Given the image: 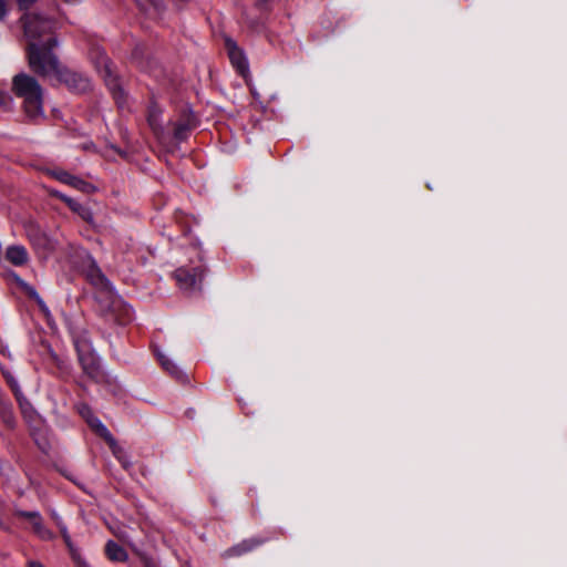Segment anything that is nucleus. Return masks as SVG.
<instances>
[{
    "mask_svg": "<svg viewBox=\"0 0 567 567\" xmlns=\"http://www.w3.org/2000/svg\"><path fill=\"white\" fill-rule=\"evenodd\" d=\"M157 359L162 367L172 375L179 378L181 371L178 367L163 352H157Z\"/></svg>",
    "mask_w": 567,
    "mask_h": 567,
    "instance_id": "nucleus-16",
    "label": "nucleus"
},
{
    "mask_svg": "<svg viewBox=\"0 0 567 567\" xmlns=\"http://www.w3.org/2000/svg\"><path fill=\"white\" fill-rule=\"evenodd\" d=\"M89 278L90 280L95 285V286H100V287H106L107 286V280L106 278L104 277V275L101 272L100 269L97 268H94L90 271L89 274Z\"/></svg>",
    "mask_w": 567,
    "mask_h": 567,
    "instance_id": "nucleus-20",
    "label": "nucleus"
},
{
    "mask_svg": "<svg viewBox=\"0 0 567 567\" xmlns=\"http://www.w3.org/2000/svg\"><path fill=\"white\" fill-rule=\"evenodd\" d=\"M185 133H186L185 125L179 124L175 127L174 135L176 138L183 140L185 137Z\"/></svg>",
    "mask_w": 567,
    "mask_h": 567,
    "instance_id": "nucleus-27",
    "label": "nucleus"
},
{
    "mask_svg": "<svg viewBox=\"0 0 567 567\" xmlns=\"http://www.w3.org/2000/svg\"><path fill=\"white\" fill-rule=\"evenodd\" d=\"M157 359L162 367L172 375L179 378L181 371L178 367L163 352H157Z\"/></svg>",
    "mask_w": 567,
    "mask_h": 567,
    "instance_id": "nucleus-17",
    "label": "nucleus"
},
{
    "mask_svg": "<svg viewBox=\"0 0 567 567\" xmlns=\"http://www.w3.org/2000/svg\"><path fill=\"white\" fill-rule=\"evenodd\" d=\"M63 539H64V542H65L66 546H68V547H69V549H70V553H71V555H72V558H73L74 560H75V559H78V558L80 557V555L78 554V551H76V550H75V548L73 547V544H72V542H71V537H70V535H64V538H63Z\"/></svg>",
    "mask_w": 567,
    "mask_h": 567,
    "instance_id": "nucleus-25",
    "label": "nucleus"
},
{
    "mask_svg": "<svg viewBox=\"0 0 567 567\" xmlns=\"http://www.w3.org/2000/svg\"><path fill=\"white\" fill-rule=\"evenodd\" d=\"M55 79L64 83L69 90L76 93L85 92L90 89L91 84L90 80L84 75L65 68L61 69V72L56 74Z\"/></svg>",
    "mask_w": 567,
    "mask_h": 567,
    "instance_id": "nucleus-6",
    "label": "nucleus"
},
{
    "mask_svg": "<svg viewBox=\"0 0 567 567\" xmlns=\"http://www.w3.org/2000/svg\"><path fill=\"white\" fill-rule=\"evenodd\" d=\"M20 21L29 43L28 48L32 47V44L40 45V39L56 28L55 21L39 13H27Z\"/></svg>",
    "mask_w": 567,
    "mask_h": 567,
    "instance_id": "nucleus-3",
    "label": "nucleus"
},
{
    "mask_svg": "<svg viewBox=\"0 0 567 567\" xmlns=\"http://www.w3.org/2000/svg\"><path fill=\"white\" fill-rule=\"evenodd\" d=\"M58 45L55 38H49L40 45L28 48V60L31 70L42 76L55 78L63 68L52 49Z\"/></svg>",
    "mask_w": 567,
    "mask_h": 567,
    "instance_id": "nucleus-2",
    "label": "nucleus"
},
{
    "mask_svg": "<svg viewBox=\"0 0 567 567\" xmlns=\"http://www.w3.org/2000/svg\"><path fill=\"white\" fill-rule=\"evenodd\" d=\"M50 175L53 178H55L56 181H59L63 184L70 185L71 187H73L78 190L90 193L93 189V186L90 183L85 182L84 179H82L78 176L70 174L66 171L54 169V171L50 172Z\"/></svg>",
    "mask_w": 567,
    "mask_h": 567,
    "instance_id": "nucleus-8",
    "label": "nucleus"
},
{
    "mask_svg": "<svg viewBox=\"0 0 567 567\" xmlns=\"http://www.w3.org/2000/svg\"><path fill=\"white\" fill-rule=\"evenodd\" d=\"M22 287L24 288V291L28 293V296L31 297L32 299L37 300L40 298V296L37 292L34 287H32L25 282H22Z\"/></svg>",
    "mask_w": 567,
    "mask_h": 567,
    "instance_id": "nucleus-24",
    "label": "nucleus"
},
{
    "mask_svg": "<svg viewBox=\"0 0 567 567\" xmlns=\"http://www.w3.org/2000/svg\"><path fill=\"white\" fill-rule=\"evenodd\" d=\"M37 303L39 305L40 309L45 313L48 315L49 313V309L47 307V305L44 303V301L41 299V297L39 299L35 300Z\"/></svg>",
    "mask_w": 567,
    "mask_h": 567,
    "instance_id": "nucleus-31",
    "label": "nucleus"
},
{
    "mask_svg": "<svg viewBox=\"0 0 567 567\" xmlns=\"http://www.w3.org/2000/svg\"><path fill=\"white\" fill-rule=\"evenodd\" d=\"M17 515L19 517H23V518L30 520L34 533L42 539H51L52 538V533L44 527V525L42 523V517L39 512L18 511Z\"/></svg>",
    "mask_w": 567,
    "mask_h": 567,
    "instance_id": "nucleus-9",
    "label": "nucleus"
},
{
    "mask_svg": "<svg viewBox=\"0 0 567 567\" xmlns=\"http://www.w3.org/2000/svg\"><path fill=\"white\" fill-rule=\"evenodd\" d=\"M59 526L62 533V537L64 538V535H69L68 529L64 525L59 524Z\"/></svg>",
    "mask_w": 567,
    "mask_h": 567,
    "instance_id": "nucleus-34",
    "label": "nucleus"
},
{
    "mask_svg": "<svg viewBox=\"0 0 567 567\" xmlns=\"http://www.w3.org/2000/svg\"><path fill=\"white\" fill-rule=\"evenodd\" d=\"M131 319V309L122 305L120 300H114L110 310V320H114L120 324H126Z\"/></svg>",
    "mask_w": 567,
    "mask_h": 567,
    "instance_id": "nucleus-12",
    "label": "nucleus"
},
{
    "mask_svg": "<svg viewBox=\"0 0 567 567\" xmlns=\"http://www.w3.org/2000/svg\"><path fill=\"white\" fill-rule=\"evenodd\" d=\"M12 107V97L4 91L0 90V109L9 111Z\"/></svg>",
    "mask_w": 567,
    "mask_h": 567,
    "instance_id": "nucleus-22",
    "label": "nucleus"
},
{
    "mask_svg": "<svg viewBox=\"0 0 567 567\" xmlns=\"http://www.w3.org/2000/svg\"><path fill=\"white\" fill-rule=\"evenodd\" d=\"M9 11V0H0V21L3 20Z\"/></svg>",
    "mask_w": 567,
    "mask_h": 567,
    "instance_id": "nucleus-26",
    "label": "nucleus"
},
{
    "mask_svg": "<svg viewBox=\"0 0 567 567\" xmlns=\"http://www.w3.org/2000/svg\"><path fill=\"white\" fill-rule=\"evenodd\" d=\"M76 350L84 373L91 379H99L102 375L100 362L91 344L86 341H76Z\"/></svg>",
    "mask_w": 567,
    "mask_h": 567,
    "instance_id": "nucleus-4",
    "label": "nucleus"
},
{
    "mask_svg": "<svg viewBox=\"0 0 567 567\" xmlns=\"http://www.w3.org/2000/svg\"><path fill=\"white\" fill-rule=\"evenodd\" d=\"M30 239L37 248H43L48 251L53 249L52 243L43 234L30 235Z\"/></svg>",
    "mask_w": 567,
    "mask_h": 567,
    "instance_id": "nucleus-19",
    "label": "nucleus"
},
{
    "mask_svg": "<svg viewBox=\"0 0 567 567\" xmlns=\"http://www.w3.org/2000/svg\"><path fill=\"white\" fill-rule=\"evenodd\" d=\"M14 393H16L21 413H22L23 417L25 419V421L29 423L37 421L39 415L35 412V410L33 409V406L31 405V403L22 395V393L20 392L19 389H14Z\"/></svg>",
    "mask_w": 567,
    "mask_h": 567,
    "instance_id": "nucleus-13",
    "label": "nucleus"
},
{
    "mask_svg": "<svg viewBox=\"0 0 567 567\" xmlns=\"http://www.w3.org/2000/svg\"><path fill=\"white\" fill-rule=\"evenodd\" d=\"M12 91L23 100V110L30 120L43 117V90L34 78L25 73L17 74L12 79Z\"/></svg>",
    "mask_w": 567,
    "mask_h": 567,
    "instance_id": "nucleus-1",
    "label": "nucleus"
},
{
    "mask_svg": "<svg viewBox=\"0 0 567 567\" xmlns=\"http://www.w3.org/2000/svg\"><path fill=\"white\" fill-rule=\"evenodd\" d=\"M89 425L94 429L102 437H104L110 444H114V437L106 429V426L95 416L87 420Z\"/></svg>",
    "mask_w": 567,
    "mask_h": 567,
    "instance_id": "nucleus-15",
    "label": "nucleus"
},
{
    "mask_svg": "<svg viewBox=\"0 0 567 567\" xmlns=\"http://www.w3.org/2000/svg\"><path fill=\"white\" fill-rule=\"evenodd\" d=\"M148 123L154 130L157 128V116L153 111L150 113Z\"/></svg>",
    "mask_w": 567,
    "mask_h": 567,
    "instance_id": "nucleus-29",
    "label": "nucleus"
},
{
    "mask_svg": "<svg viewBox=\"0 0 567 567\" xmlns=\"http://www.w3.org/2000/svg\"><path fill=\"white\" fill-rule=\"evenodd\" d=\"M80 413H81V415H82L83 417H85V419H86V421H87L89 419H92V417L94 416V415L92 414L91 409H90L89 406H86V405H83V406L80 409Z\"/></svg>",
    "mask_w": 567,
    "mask_h": 567,
    "instance_id": "nucleus-28",
    "label": "nucleus"
},
{
    "mask_svg": "<svg viewBox=\"0 0 567 567\" xmlns=\"http://www.w3.org/2000/svg\"><path fill=\"white\" fill-rule=\"evenodd\" d=\"M75 563L78 567H90L84 560L81 559V557L75 559Z\"/></svg>",
    "mask_w": 567,
    "mask_h": 567,
    "instance_id": "nucleus-32",
    "label": "nucleus"
},
{
    "mask_svg": "<svg viewBox=\"0 0 567 567\" xmlns=\"http://www.w3.org/2000/svg\"><path fill=\"white\" fill-rule=\"evenodd\" d=\"M99 59H100L99 66L103 68L104 76L111 78L112 73H111L107 58L104 54H100Z\"/></svg>",
    "mask_w": 567,
    "mask_h": 567,
    "instance_id": "nucleus-23",
    "label": "nucleus"
},
{
    "mask_svg": "<svg viewBox=\"0 0 567 567\" xmlns=\"http://www.w3.org/2000/svg\"><path fill=\"white\" fill-rule=\"evenodd\" d=\"M1 417L8 426L14 425V416L9 404L3 403L0 410Z\"/></svg>",
    "mask_w": 567,
    "mask_h": 567,
    "instance_id": "nucleus-21",
    "label": "nucleus"
},
{
    "mask_svg": "<svg viewBox=\"0 0 567 567\" xmlns=\"http://www.w3.org/2000/svg\"><path fill=\"white\" fill-rule=\"evenodd\" d=\"M6 259L13 266H24L29 261V254L22 245L9 246L6 250Z\"/></svg>",
    "mask_w": 567,
    "mask_h": 567,
    "instance_id": "nucleus-11",
    "label": "nucleus"
},
{
    "mask_svg": "<svg viewBox=\"0 0 567 567\" xmlns=\"http://www.w3.org/2000/svg\"><path fill=\"white\" fill-rule=\"evenodd\" d=\"M51 195L63 200L72 212L76 213L86 223L93 221V214L90 208L83 206L79 202L72 199L71 197L63 195L60 192H56V190L51 192Z\"/></svg>",
    "mask_w": 567,
    "mask_h": 567,
    "instance_id": "nucleus-10",
    "label": "nucleus"
},
{
    "mask_svg": "<svg viewBox=\"0 0 567 567\" xmlns=\"http://www.w3.org/2000/svg\"><path fill=\"white\" fill-rule=\"evenodd\" d=\"M205 275L203 267L187 268L179 267L175 270L174 277L181 289L186 291H194L200 289V284Z\"/></svg>",
    "mask_w": 567,
    "mask_h": 567,
    "instance_id": "nucleus-5",
    "label": "nucleus"
},
{
    "mask_svg": "<svg viewBox=\"0 0 567 567\" xmlns=\"http://www.w3.org/2000/svg\"><path fill=\"white\" fill-rule=\"evenodd\" d=\"M28 567H44V566L39 561H30L28 564Z\"/></svg>",
    "mask_w": 567,
    "mask_h": 567,
    "instance_id": "nucleus-33",
    "label": "nucleus"
},
{
    "mask_svg": "<svg viewBox=\"0 0 567 567\" xmlns=\"http://www.w3.org/2000/svg\"><path fill=\"white\" fill-rule=\"evenodd\" d=\"M225 45L231 64L243 76H245L249 71V66L244 52L237 47L236 42L230 38L225 39Z\"/></svg>",
    "mask_w": 567,
    "mask_h": 567,
    "instance_id": "nucleus-7",
    "label": "nucleus"
},
{
    "mask_svg": "<svg viewBox=\"0 0 567 567\" xmlns=\"http://www.w3.org/2000/svg\"><path fill=\"white\" fill-rule=\"evenodd\" d=\"M37 0H17L18 4L22 9H27L32 6Z\"/></svg>",
    "mask_w": 567,
    "mask_h": 567,
    "instance_id": "nucleus-30",
    "label": "nucleus"
},
{
    "mask_svg": "<svg viewBox=\"0 0 567 567\" xmlns=\"http://www.w3.org/2000/svg\"><path fill=\"white\" fill-rule=\"evenodd\" d=\"M107 557L114 561H124L127 558L126 551L115 542H107L105 546Z\"/></svg>",
    "mask_w": 567,
    "mask_h": 567,
    "instance_id": "nucleus-14",
    "label": "nucleus"
},
{
    "mask_svg": "<svg viewBox=\"0 0 567 567\" xmlns=\"http://www.w3.org/2000/svg\"><path fill=\"white\" fill-rule=\"evenodd\" d=\"M259 545V542L250 539V540H244L243 543L238 544L237 546H234L228 550L230 555H241L244 553H247L251 549H254L256 546Z\"/></svg>",
    "mask_w": 567,
    "mask_h": 567,
    "instance_id": "nucleus-18",
    "label": "nucleus"
}]
</instances>
